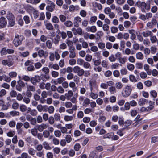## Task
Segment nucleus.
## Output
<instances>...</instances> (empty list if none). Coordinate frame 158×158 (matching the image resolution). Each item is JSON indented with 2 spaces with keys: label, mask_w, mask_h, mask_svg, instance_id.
<instances>
[{
  "label": "nucleus",
  "mask_w": 158,
  "mask_h": 158,
  "mask_svg": "<svg viewBox=\"0 0 158 158\" xmlns=\"http://www.w3.org/2000/svg\"><path fill=\"white\" fill-rule=\"evenodd\" d=\"M135 5L140 8L142 12L145 13L146 10L148 11L150 9V3L147 4L144 2H141L138 1L136 2Z\"/></svg>",
  "instance_id": "nucleus-1"
},
{
  "label": "nucleus",
  "mask_w": 158,
  "mask_h": 158,
  "mask_svg": "<svg viewBox=\"0 0 158 158\" xmlns=\"http://www.w3.org/2000/svg\"><path fill=\"white\" fill-rule=\"evenodd\" d=\"M24 39L23 36L21 35H15L13 41V43L15 47L21 45Z\"/></svg>",
  "instance_id": "nucleus-2"
},
{
  "label": "nucleus",
  "mask_w": 158,
  "mask_h": 158,
  "mask_svg": "<svg viewBox=\"0 0 158 158\" xmlns=\"http://www.w3.org/2000/svg\"><path fill=\"white\" fill-rule=\"evenodd\" d=\"M132 89L130 86H126L123 90L121 94L124 97H127L129 96L131 94Z\"/></svg>",
  "instance_id": "nucleus-3"
},
{
  "label": "nucleus",
  "mask_w": 158,
  "mask_h": 158,
  "mask_svg": "<svg viewBox=\"0 0 158 158\" xmlns=\"http://www.w3.org/2000/svg\"><path fill=\"white\" fill-rule=\"evenodd\" d=\"M6 18L9 20V25L11 27L13 26L15 22V17L13 14L10 12H8L7 14Z\"/></svg>",
  "instance_id": "nucleus-4"
},
{
  "label": "nucleus",
  "mask_w": 158,
  "mask_h": 158,
  "mask_svg": "<svg viewBox=\"0 0 158 158\" xmlns=\"http://www.w3.org/2000/svg\"><path fill=\"white\" fill-rule=\"evenodd\" d=\"M73 71L79 77H82L84 74L85 71L84 69L78 66L73 67Z\"/></svg>",
  "instance_id": "nucleus-5"
},
{
  "label": "nucleus",
  "mask_w": 158,
  "mask_h": 158,
  "mask_svg": "<svg viewBox=\"0 0 158 158\" xmlns=\"http://www.w3.org/2000/svg\"><path fill=\"white\" fill-rule=\"evenodd\" d=\"M33 61L32 60H28L25 63V65L26 66L29 65L27 68L28 70L32 71L34 70L35 68L34 66L31 65L33 64Z\"/></svg>",
  "instance_id": "nucleus-6"
},
{
  "label": "nucleus",
  "mask_w": 158,
  "mask_h": 158,
  "mask_svg": "<svg viewBox=\"0 0 158 158\" xmlns=\"http://www.w3.org/2000/svg\"><path fill=\"white\" fill-rule=\"evenodd\" d=\"M82 19L81 17L78 16L75 17L73 19V24L75 27H78L79 26V23H81Z\"/></svg>",
  "instance_id": "nucleus-7"
},
{
  "label": "nucleus",
  "mask_w": 158,
  "mask_h": 158,
  "mask_svg": "<svg viewBox=\"0 0 158 158\" xmlns=\"http://www.w3.org/2000/svg\"><path fill=\"white\" fill-rule=\"evenodd\" d=\"M39 56L40 57L43 56L44 58H46L48 55V52L47 51H44L42 49L39 50L38 52Z\"/></svg>",
  "instance_id": "nucleus-8"
},
{
  "label": "nucleus",
  "mask_w": 158,
  "mask_h": 158,
  "mask_svg": "<svg viewBox=\"0 0 158 158\" xmlns=\"http://www.w3.org/2000/svg\"><path fill=\"white\" fill-rule=\"evenodd\" d=\"M157 22L156 19L153 18L152 19L151 22H149L147 23L146 26L149 28H152L156 24Z\"/></svg>",
  "instance_id": "nucleus-9"
},
{
  "label": "nucleus",
  "mask_w": 158,
  "mask_h": 158,
  "mask_svg": "<svg viewBox=\"0 0 158 158\" xmlns=\"http://www.w3.org/2000/svg\"><path fill=\"white\" fill-rule=\"evenodd\" d=\"M40 78L39 76H35L31 78L30 81L34 85H35L36 83L40 82Z\"/></svg>",
  "instance_id": "nucleus-10"
},
{
  "label": "nucleus",
  "mask_w": 158,
  "mask_h": 158,
  "mask_svg": "<svg viewBox=\"0 0 158 158\" xmlns=\"http://www.w3.org/2000/svg\"><path fill=\"white\" fill-rule=\"evenodd\" d=\"M14 63L13 61L10 60H4L2 61V64L5 66L7 65L9 67L12 66Z\"/></svg>",
  "instance_id": "nucleus-11"
},
{
  "label": "nucleus",
  "mask_w": 158,
  "mask_h": 158,
  "mask_svg": "<svg viewBox=\"0 0 158 158\" xmlns=\"http://www.w3.org/2000/svg\"><path fill=\"white\" fill-rule=\"evenodd\" d=\"M48 127V125L44 123H42L37 126V129L40 132H42L44 129H47Z\"/></svg>",
  "instance_id": "nucleus-12"
},
{
  "label": "nucleus",
  "mask_w": 158,
  "mask_h": 158,
  "mask_svg": "<svg viewBox=\"0 0 158 158\" xmlns=\"http://www.w3.org/2000/svg\"><path fill=\"white\" fill-rule=\"evenodd\" d=\"M69 57L70 58H74L76 57V54L75 52L74 48H69Z\"/></svg>",
  "instance_id": "nucleus-13"
},
{
  "label": "nucleus",
  "mask_w": 158,
  "mask_h": 158,
  "mask_svg": "<svg viewBox=\"0 0 158 158\" xmlns=\"http://www.w3.org/2000/svg\"><path fill=\"white\" fill-rule=\"evenodd\" d=\"M86 31L88 32H91L92 33H95L97 31V28L95 26H88L86 29Z\"/></svg>",
  "instance_id": "nucleus-14"
},
{
  "label": "nucleus",
  "mask_w": 158,
  "mask_h": 158,
  "mask_svg": "<svg viewBox=\"0 0 158 158\" xmlns=\"http://www.w3.org/2000/svg\"><path fill=\"white\" fill-rule=\"evenodd\" d=\"M7 24V21L5 18L2 17L0 18V28L5 27Z\"/></svg>",
  "instance_id": "nucleus-15"
},
{
  "label": "nucleus",
  "mask_w": 158,
  "mask_h": 158,
  "mask_svg": "<svg viewBox=\"0 0 158 158\" xmlns=\"http://www.w3.org/2000/svg\"><path fill=\"white\" fill-rule=\"evenodd\" d=\"M55 6L56 5L54 3H51V5L47 6L46 9L47 10L52 12L53 11L55 8Z\"/></svg>",
  "instance_id": "nucleus-16"
},
{
  "label": "nucleus",
  "mask_w": 158,
  "mask_h": 158,
  "mask_svg": "<svg viewBox=\"0 0 158 158\" xmlns=\"http://www.w3.org/2000/svg\"><path fill=\"white\" fill-rule=\"evenodd\" d=\"M48 67L50 69H53L55 70H58L60 68L59 66L57 64H53L52 63H49L48 65Z\"/></svg>",
  "instance_id": "nucleus-17"
},
{
  "label": "nucleus",
  "mask_w": 158,
  "mask_h": 158,
  "mask_svg": "<svg viewBox=\"0 0 158 158\" xmlns=\"http://www.w3.org/2000/svg\"><path fill=\"white\" fill-rule=\"evenodd\" d=\"M89 85L90 86L91 91H92L93 87L97 85V81L94 80H91L89 81Z\"/></svg>",
  "instance_id": "nucleus-18"
},
{
  "label": "nucleus",
  "mask_w": 158,
  "mask_h": 158,
  "mask_svg": "<svg viewBox=\"0 0 158 158\" xmlns=\"http://www.w3.org/2000/svg\"><path fill=\"white\" fill-rule=\"evenodd\" d=\"M65 95L66 98V99L69 100L73 96V94L72 91L69 90L68 91L67 93L65 94Z\"/></svg>",
  "instance_id": "nucleus-19"
},
{
  "label": "nucleus",
  "mask_w": 158,
  "mask_h": 158,
  "mask_svg": "<svg viewBox=\"0 0 158 158\" xmlns=\"http://www.w3.org/2000/svg\"><path fill=\"white\" fill-rule=\"evenodd\" d=\"M15 10L21 13H23L24 11L21 9L20 5L19 4H16L14 6Z\"/></svg>",
  "instance_id": "nucleus-20"
},
{
  "label": "nucleus",
  "mask_w": 158,
  "mask_h": 158,
  "mask_svg": "<svg viewBox=\"0 0 158 158\" xmlns=\"http://www.w3.org/2000/svg\"><path fill=\"white\" fill-rule=\"evenodd\" d=\"M108 90L111 94H114L117 92L115 86H112L108 88Z\"/></svg>",
  "instance_id": "nucleus-21"
},
{
  "label": "nucleus",
  "mask_w": 158,
  "mask_h": 158,
  "mask_svg": "<svg viewBox=\"0 0 158 158\" xmlns=\"http://www.w3.org/2000/svg\"><path fill=\"white\" fill-rule=\"evenodd\" d=\"M36 150L32 147H29L28 150L29 154L32 156H34L36 154Z\"/></svg>",
  "instance_id": "nucleus-22"
},
{
  "label": "nucleus",
  "mask_w": 158,
  "mask_h": 158,
  "mask_svg": "<svg viewBox=\"0 0 158 158\" xmlns=\"http://www.w3.org/2000/svg\"><path fill=\"white\" fill-rule=\"evenodd\" d=\"M143 36L145 37H147L149 36H151L153 33L151 31L147 30L143 32L142 33Z\"/></svg>",
  "instance_id": "nucleus-23"
},
{
  "label": "nucleus",
  "mask_w": 158,
  "mask_h": 158,
  "mask_svg": "<svg viewBox=\"0 0 158 158\" xmlns=\"http://www.w3.org/2000/svg\"><path fill=\"white\" fill-rule=\"evenodd\" d=\"M19 79L23 80L25 81L28 82L31 79L28 76L23 75L21 77V76H19Z\"/></svg>",
  "instance_id": "nucleus-24"
},
{
  "label": "nucleus",
  "mask_w": 158,
  "mask_h": 158,
  "mask_svg": "<svg viewBox=\"0 0 158 158\" xmlns=\"http://www.w3.org/2000/svg\"><path fill=\"white\" fill-rule=\"evenodd\" d=\"M46 28L49 30H53L54 27L52 24L50 23H48L45 24Z\"/></svg>",
  "instance_id": "nucleus-25"
},
{
  "label": "nucleus",
  "mask_w": 158,
  "mask_h": 158,
  "mask_svg": "<svg viewBox=\"0 0 158 158\" xmlns=\"http://www.w3.org/2000/svg\"><path fill=\"white\" fill-rule=\"evenodd\" d=\"M119 63L122 64H124L127 61V58L126 57H121L118 60Z\"/></svg>",
  "instance_id": "nucleus-26"
},
{
  "label": "nucleus",
  "mask_w": 158,
  "mask_h": 158,
  "mask_svg": "<svg viewBox=\"0 0 158 158\" xmlns=\"http://www.w3.org/2000/svg\"><path fill=\"white\" fill-rule=\"evenodd\" d=\"M47 106H43L41 104H38L36 107V108L39 112H41L43 111L45 107Z\"/></svg>",
  "instance_id": "nucleus-27"
},
{
  "label": "nucleus",
  "mask_w": 158,
  "mask_h": 158,
  "mask_svg": "<svg viewBox=\"0 0 158 158\" xmlns=\"http://www.w3.org/2000/svg\"><path fill=\"white\" fill-rule=\"evenodd\" d=\"M147 102V101L146 99L144 98H141L139 100L138 104L140 106H143L145 105Z\"/></svg>",
  "instance_id": "nucleus-28"
},
{
  "label": "nucleus",
  "mask_w": 158,
  "mask_h": 158,
  "mask_svg": "<svg viewBox=\"0 0 158 158\" xmlns=\"http://www.w3.org/2000/svg\"><path fill=\"white\" fill-rule=\"evenodd\" d=\"M136 57L138 59L142 60L144 56L141 52H139L136 53Z\"/></svg>",
  "instance_id": "nucleus-29"
},
{
  "label": "nucleus",
  "mask_w": 158,
  "mask_h": 158,
  "mask_svg": "<svg viewBox=\"0 0 158 158\" xmlns=\"http://www.w3.org/2000/svg\"><path fill=\"white\" fill-rule=\"evenodd\" d=\"M20 110L22 112L26 111L27 110V107L24 104H21L19 107Z\"/></svg>",
  "instance_id": "nucleus-30"
},
{
  "label": "nucleus",
  "mask_w": 158,
  "mask_h": 158,
  "mask_svg": "<svg viewBox=\"0 0 158 158\" xmlns=\"http://www.w3.org/2000/svg\"><path fill=\"white\" fill-rule=\"evenodd\" d=\"M26 84L27 85V90L32 92H34L35 90V88L34 86L27 84V83H26Z\"/></svg>",
  "instance_id": "nucleus-31"
},
{
  "label": "nucleus",
  "mask_w": 158,
  "mask_h": 158,
  "mask_svg": "<svg viewBox=\"0 0 158 158\" xmlns=\"http://www.w3.org/2000/svg\"><path fill=\"white\" fill-rule=\"evenodd\" d=\"M116 88L118 89H120L123 87V84L120 82H117L115 84Z\"/></svg>",
  "instance_id": "nucleus-32"
},
{
  "label": "nucleus",
  "mask_w": 158,
  "mask_h": 158,
  "mask_svg": "<svg viewBox=\"0 0 158 158\" xmlns=\"http://www.w3.org/2000/svg\"><path fill=\"white\" fill-rule=\"evenodd\" d=\"M90 103V100L88 98H85L83 102L82 105L84 106H87Z\"/></svg>",
  "instance_id": "nucleus-33"
},
{
  "label": "nucleus",
  "mask_w": 158,
  "mask_h": 158,
  "mask_svg": "<svg viewBox=\"0 0 158 158\" xmlns=\"http://www.w3.org/2000/svg\"><path fill=\"white\" fill-rule=\"evenodd\" d=\"M43 145L44 148L46 150H50L52 148L51 147L49 146L48 143L47 142H43Z\"/></svg>",
  "instance_id": "nucleus-34"
},
{
  "label": "nucleus",
  "mask_w": 158,
  "mask_h": 158,
  "mask_svg": "<svg viewBox=\"0 0 158 158\" xmlns=\"http://www.w3.org/2000/svg\"><path fill=\"white\" fill-rule=\"evenodd\" d=\"M103 32L101 31H98L96 34L97 36L96 39V40H99L101 39V38L103 36Z\"/></svg>",
  "instance_id": "nucleus-35"
},
{
  "label": "nucleus",
  "mask_w": 158,
  "mask_h": 158,
  "mask_svg": "<svg viewBox=\"0 0 158 158\" xmlns=\"http://www.w3.org/2000/svg\"><path fill=\"white\" fill-rule=\"evenodd\" d=\"M111 32L113 34L117 33L118 31V29L117 27L113 26L110 27Z\"/></svg>",
  "instance_id": "nucleus-36"
},
{
  "label": "nucleus",
  "mask_w": 158,
  "mask_h": 158,
  "mask_svg": "<svg viewBox=\"0 0 158 158\" xmlns=\"http://www.w3.org/2000/svg\"><path fill=\"white\" fill-rule=\"evenodd\" d=\"M114 133L113 132H110L108 133L103 136V138H111L113 136Z\"/></svg>",
  "instance_id": "nucleus-37"
},
{
  "label": "nucleus",
  "mask_w": 158,
  "mask_h": 158,
  "mask_svg": "<svg viewBox=\"0 0 158 158\" xmlns=\"http://www.w3.org/2000/svg\"><path fill=\"white\" fill-rule=\"evenodd\" d=\"M31 132L32 135L34 136H36L38 134L37 129L35 128H32L31 130Z\"/></svg>",
  "instance_id": "nucleus-38"
},
{
  "label": "nucleus",
  "mask_w": 158,
  "mask_h": 158,
  "mask_svg": "<svg viewBox=\"0 0 158 158\" xmlns=\"http://www.w3.org/2000/svg\"><path fill=\"white\" fill-rule=\"evenodd\" d=\"M19 56L25 57L29 55V52L28 51H27L24 52H19Z\"/></svg>",
  "instance_id": "nucleus-39"
},
{
  "label": "nucleus",
  "mask_w": 158,
  "mask_h": 158,
  "mask_svg": "<svg viewBox=\"0 0 158 158\" xmlns=\"http://www.w3.org/2000/svg\"><path fill=\"white\" fill-rule=\"evenodd\" d=\"M50 135L49 131L47 130H44L43 132V135L45 138H48Z\"/></svg>",
  "instance_id": "nucleus-40"
},
{
  "label": "nucleus",
  "mask_w": 158,
  "mask_h": 158,
  "mask_svg": "<svg viewBox=\"0 0 158 158\" xmlns=\"http://www.w3.org/2000/svg\"><path fill=\"white\" fill-rule=\"evenodd\" d=\"M10 114L12 116H19V112L16 111H12L10 112Z\"/></svg>",
  "instance_id": "nucleus-41"
},
{
  "label": "nucleus",
  "mask_w": 158,
  "mask_h": 158,
  "mask_svg": "<svg viewBox=\"0 0 158 158\" xmlns=\"http://www.w3.org/2000/svg\"><path fill=\"white\" fill-rule=\"evenodd\" d=\"M46 46L48 49H51L52 48V42L50 40H48L46 43Z\"/></svg>",
  "instance_id": "nucleus-42"
},
{
  "label": "nucleus",
  "mask_w": 158,
  "mask_h": 158,
  "mask_svg": "<svg viewBox=\"0 0 158 158\" xmlns=\"http://www.w3.org/2000/svg\"><path fill=\"white\" fill-rule=\"evenodd\" d=\"M64 25L67 27H70L72 26L73 23L70 20H68L64 22Z\"/></svg>",
  "instance_id": "nucleus-43"
},
{
  "label": "nucleus",
  "mask_w": 158,
  "mask_h": 158,
  "mask_svg": "<svg viewBox=\"0 0 158 158\" xmlns=\"http://www.w3.org/2000/svg\"><path fill=\"white\" fill-rule=\"evenodd\" d=\"M127 69L130 71H132L135 68L134 65L131 64H128L127 65Z\"/></svg>",
  "instance_id": "nucleus-44"
},
{
  "label": "nucleus",
  "mask_w": 158,
  "mask_h": 158,
  "mask_svg": "<svg viewBox=\"0 0 158 158\" xmlns=\"http://www.w3.org/2000/svg\"><path fill=\"white\" fill-rule=\"evenodd\" d=\"M10 95L11 97L12 98H15L17 95V93L16 91L14 90H12L10 92Z\"/></svg>",
  "instance_id": "nucleus-45"
},
{
  "label": "nucleus",
  "mask_w": 158,
  "mask_h": 158,
  "mask_svg": "<svg viewBox=\"0 0 158 158\" xmlns=\"http://www.w3.org/2000/svg\"><path fill=\"white\" fill-rule=\"evenodd\" d=\"M57 91L58 93L60 94H63L64 92L63 88L61 86H59L57 87Z\"/></svg>",
  "instance_id": "nucleus-46"
},
{
  "label": "nucleus",
  "mask_w": 158,
  "mask_h": 158,
  "mask_svg": "<svg viewBox=\"0 0 158 158\" xmlns=\"http://www.w3.org/2000/svg\"><path fill=\"white\" fill-rule=\"evenodd\" d=\"M112 75V72L110 70H107L104 73L105 76L106 77H110Z\"/></svg>",
  "instance_id": "nucleus-47"
},
{
  "label": "nucleus",
  "mask_w": 158,
  "mask_h": 158,
  "mask_svg": "<svg viewBox=\"0 0 158 158\" xmlns=\"http://www.w3.org/2000/svg\"><path fill=\"white\" fill-rule=\"evenodd\" d=\"M102 66L105 68H107L108 64L107 61L106 60H103L101 62Z\"/></svg>",
  "instance_id": "nucleus-48"
},
{
  "label": "nucleus",
  "mask_w": 158,
  "mask_h": 158,
  "mask_svg": "<svg viewBox=\"0 0 158 158\" xmlns=\"http://www.w3.org/2000/svg\"><path fill=\"white\" fill-rule=\"evenodd\" d=\"M157 50V48L155 46H152L150 48V52L152 54H154L156 53V52Z\"/></svg>",
  "instance_id": "nucleus-49"
},
{
  "label": "nucleus",
  "mask_w": 158,
  "mask_h": 158,
  "mask_svg": "<svg viewBox=\"0 0 158 158\" xmlns=\"http://www.w3.org/2000/svg\"><path fill=\"white\" fill-rule=\"evenodd\" d=\"M90 96L93 99H95L98 97V95L97 94L93 93L92 91L90 93Z\"/></svg>",
  "instance_id": "nucleus-50"
},
{
  "label": "nucleus",
  "mask_w": 158,
  "mask_h": 158,
  "mask_svg": "<svg viewBox=\"0 0 158 158\" xmlns=\"http://www.w3.org/2000/svg\"><path fill=\"white\" fill-rule=\"evenodd\" d=\"M59 18L60 21L62 22H64L66 20V17L63 15H59Z\"/></svg>",
  "instance_id": "nucleus-51"
},
{
  "label": "nucleus",
  "mask_w": 158,
  "mask_h": 158,
  "mask_svg": "<svg viewBox=\"0 0 158 158\" xmlns=\"http://www.w3.org/2000/svg\"><path fill=\"white\" fill-rule=\"evenodd\" d=\"M108 59L111 62H115L116 60V58L114 55L112 54L109 57Z\"/></svg>",
  "instance_id": "nucleus-52"
},
{
  "label": "nucleus",
  "mask_w": 158,
  "mask_h": 158,
  "mask_svg": "<svg viewBox=\"0 0 158 158\" xmlns=\"http://www.w3.org/2000/svg\"><path fill=\"white\" fill-rule=\"evenodd\" d=\"M73 119V117L72 116L65 115L64 117V119L66 121H72Z\"/></svg>",
  "instance_id": "nucleus-53"
},
{
  "label": "nucleus",
  "mask_w": 158,
  "mask_h": 158,
  "mask_svg": "<svg viewBox=\"0 0 158 158\" xmlns=\"http://www.w3.org/2000/svg\"><path fill=\"white\" fill-rule=\"evenodd\" d=\"M66 42L68 46L69 47V48H74L73 47H72L73 44V43L71 41L67 40H66Z\"/></svg>",
  "instance_id": "nucleus-54"
},
{
  "label": "nucleus",
  "mask_w": 158,
  "mask_h": 158,
  "mask_svg": "<svg viewBox=\"0 0 158 158\" xmlns=\"http://www.w3.org/2000/svg\"><path fill=\"white\" fill-rule=\"evenodd\" d=\"M21 79H19L17 81V84L22 88H23L25 86V83Z\"/></svg>",
  "instance_id": "nucleus-55"
},
{
  "label": "nucleus",
  "mask_w": 158,
  "mask_h": 158,
  "mask_svg": "<svg viewBox=\"0 0 158 158\" xmlns=\"http://www.w3.org/2000/svg\"><path fill=\"white\" fill-rule=\"evenodd\" d=\"M102 27L104 31H109V26L108 25L104 24L103 25Z\"/></svg>",
  "instance_id": "nucleus-56"
},
{
  "label": "nucleus",
  "mask_w": 158,
  "mask_h": 158,
  "mask_svg": "<svg viewBox=\"0 0 158 158\" xmlns=\"http://www.w3.org/2000/svg\"><path fill=\"white\" fill-rule=\"evenodd\" d=\"M120 64L118 63H116L113 64L111 66V68L112 69H117L119 66Z\"/></svg>",
  "instance_id": "nucleus-57"
},
{
  "label": "nucleus",
  "mask_w": 158,
  "mask_h": 158,
  "mask_svg": "<svg viewBox=\"0 0 158 158\" xmlns=\"http://www.w3.org/2000/svg\"><path fill=\"white\" fill-rule=\"evenodd\" d=\"M19 107V104L17 102H14L12 105V108L15 110L17 109Z\"/></svg>",
  "instance_id": "nucleus-58"
},
{
  "label": "nucleus",
  "mask_w": 158,
  "mask_h": 158,
  "mask_svg": "<svg viewBox=\"0 0 158 158\" xmlns=\"http://www.w3.org/2000/svg\"><path fill=\"white\" fill-rule=\"evenodd\" d=\"M15 134V132L13 131H10L7 133V135L9 137H12Z\"/></svg>",
  "instance_id": "nucleus-59"
},
{
  "label": "nucleus",
  "mask_w": 158,
  "mask_h": 158,
  "mask_svg": "<svg viewBox=\"0 0 158 158\" xmlns=\"http://www.w3.org/2000/svg\"><path fill=\"white\" fill-rule=\"evenodd\" d=\"M52 22L54 23H58L59 22L58 18L56 16H54L52 19Z\"/></svg>",
  "instance_id": "nucleus-60"
},
{
  "label": "nucleus",
  "mask_w": 158,
  "mask_h": 158,
  "mask_svg": "<svg viewBox=\"0 0 158 158\" xmlns=\"http://www.w3.org/2000/svg\"><path fill=\"white\" fill-rule=\"evenodd\" d=\"M150 37V40L152 43H155L157 41V40L156 36L152 35Z\"/></svg>",
  "instance_id": "nucleus-61"
},
{
  "label": "nucleus",
  "mask_w": 158,
  "mask_h": 158,
  "mask_svg": "<svg viewBox=\"0 0 158 158\" xmlns=\"http://www.w3.org/2000/svg\"><path fill=\"white\" fill-rule=\"evenodd\" d=\"M54 119L56 121H59L60 120V116L59 114H55L54 115Z\"/></svg>",
  "instance_id": "nucleus-62"
},
{
  "label": "nucleus",
  "mask_w": 158,
  "mask_h": 158,
  "mask_svg": "<svg viewBox=\"0 0 158 158\" xmlns=\"http://www.w3.org/2000/svg\"><path fill=\"white\" fill-rule=\"evenodd\" d=\"M88 21L86 20H83L81 23V25L83 27H87L88 24Z\"/></svg>",
  "instance_id": "nucleus-63"
},
{
  "label": "nucleus",
  "mask_w": 158,
  "mask_h": 158,
  "mask_svg": "<svg viewBox=\"0 0 158 158\" xmlns=\"http://www.w3.org/2000/svg\"><path fill=\"white\" fill-rule=\"evenodd\" d=\"M54 134L56 136L59 137L61 135V132L60 131L58 130H56L54 132Z\"/></svg>",
  "instance_id": "nucleus-64"
}]
</instances>
